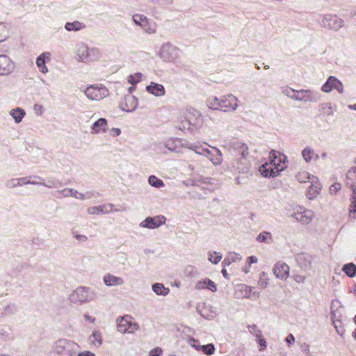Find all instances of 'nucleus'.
<instances>
[{"label":"nucleus","instance_id":"30","mask_svg":"<svg viewBox=\"0 0 356 356\" xmlns=\"http://www.w3.org/2000/svg\"><path fill=\"white\" fill-rule=\"evenodd\" d=\"M137 106V99L134 96L129 95L125 97L124 102L122 104V109L127 112H131L136 109Z\"/></svg>","mask_w":356,"mask_h":356},{"label":"nucleus","instance_id":"35","mask_svg":"<svg viewBox=\"0 0 356 356\" xmlns=\"http://www.w3.org/2000/svg\"><path fill=\"white\" fill-rule=\"evenodd\" d=\"M259 261L256 256H250L246 258L244 264L241 266V271L247 275L250 273L251 266L257 264Z\"/></svg>","mask_w":356,"mask_h":356},{"label":"nucleus","instance_id":"40","mask_svg":"<svg viewBox=\"0 0 356 356\" xmlns=\"http://www.w3.org/2000/svg\"><path fill=\"white\" fill-rule=\"evenodd\" d=\"M10 35V27L4 23H0V42L6 41Z\"/></svg>","mask_w":356,"mask_h":356},{"label":"nucleus","instance_id":"34","mask_svg":"<svg viewBox=\"0 0 356 356\" xmlns=\"http://www.w3.org/2000/svg\"><path fill=\"white\" fill-rule=\"evenodd\" d=\"M270 169L274 170V165H273V162L271 159H269L268 162H266L262 165L259 167V172L261 175L265 177H273V172H271Z\"/></svg>","mask_w":356,"mask_h":356},{"label":"nucleus","instance_id":"57","mask_svg":"<svg viewBox=\"0 0 356 356\" xmlns=\"http://www.w3.org/2000/svg\"><path fill=\"white\" fill-rule=\"evenodd\" d=\"M356 213V200H353L349 209V215L351 218H355Z\"/></svg>","mask_w":356,"mask_h":356},{"label":"nucleus","instance_id":"12","mask_svg":"<svg viewBox=\"0 0 356 356\" xmlns=\"http://www.w3.org/2000/svg\"><path fill=\"white\" fill-rule=\"evenodd\" d=\"M134 24L141 27L148 34H154L156 32L154 24H150L146 16L140 14H135L132 17Z\"/></svg>","mask_w":356,"mask_h":356},{"label":"nucleus","instance_id":"10","mask_svg":"<svg viewBox=\"0 0 356 356\" xmlns=\"http://www.w3.org/2000/svg\"><path fill=\"white\" fill-rule=\"evenodd\" d=\"M160 56L165 61L175 62L179 57V51L175 47L166 44L162 46Z\"/></svg>","mask_w":356,"mask_h":356},{"label":"nucleus","instance_id":"32","mask_svg":"<svg viewBox=\"0 0 356 356\" xmlns=\"http://www.w3.org/2000/svg\"><path fill=\"white\" fill-rule=\"evenodd\" d=\"M9 114L13 118L15 122L19 124L22 122V120L26 115V111L22 108L17 107L11 109L9 111Z\"/></svg>","mask_w":356,"mask_h":356},{"label":"nucleus","instance_id":"49","mask_svg":"<svg viewBox=\"0 0 356 356\" xmlns=\"http://www.w3.org/2000/svg\"><path fill=\"white\" fill-rule=\"evenodd\" d=\"M257 240L259 242H265V243H270L272 241V236L271 234L269 232H261L260 233L257 237Z\"/></svg>","mask_w":356,"mask_h":356},{"label":"nucleus","instance_id":"9","mask_svg":"<svg viewBox=\"0 0 356 356\" xmlns=\"http://www.w3.org/2000/svg\"><path fill=\"white\" fill-rule=\"evenodd\" d=\"M238 99L232 94H227L220 97L221 111L223 112H234L238 108Z\"/></svg>","mask_w":356,"mask_h":356},{"label":"nucleus","instance_id":"44","mask_svg":"<svg viewBox=\"0 0 356 356\" xmlns=\"http://www.w3.org/2000/svg\"><path fill=\"white\" fill-rule=\"evenodd\" d=\"M314 176H311L308 172L306 171H300L296 175L297 180L300 183H306L308 181H312Z\"/></svg>","mask_w":356,"mask_h":356},{"label":"nucleus","instance_id":"13","mask_svg":"<svg viewBox=\"0 0 356 356\" xmlns=\"http://www.w3.org/2000/svg\"><path fill=\"white\" fill-rule=\"evenodd\" d=\"M166 218L163 216L147 217L140 223V227L147 229H156L165 223Z\"/></svg>","mask_w":356,"mask_h":356},{"label":"nucleus","instance_id":"47","mask_svg":"<svg viewBox=\"0 0 356 356\" xmlns=\"http://www.w3.org/2000/svg\"><path fill=\"white\" fill-rule=\"evenodd\" d=\"M143 76V74L140 72L130 74L127 77V81L131 85H135L142 80Z\"/></svg>","mask_w":356,"mask_h":356},{"label":"nucleus","instance_id":"18","mask_svg":"<svg viewBox=\"0 0 356 356\" xmlns=\"http://www.w3.org/2000/svg\"><path fill=\"white\" fill-rule=\"evenodd\" d=\"M253 289L254 287L249 285L244 284H237L235 286L234 296L237 298L250 299L252 294L256 293L255 292H253Z\"/></svg>","mask_w":356,"mask_h":356},{"label":"nucleus","instance_id":"62","mask_svg":"<svg viewBox=\"0 0 356 356\" xmlns=\"http://www.w3.org/2000/svg\"><path fill=\"white\" fill-rule=\"evenodd\" d=\"M257 342L259 344V346L262 347V349L266 348V341L265 339L263 337V336L257 338Z\"/></svg>","mask_w":356,"mask_h":356},{"label":"nucleus","instance_id":"28","mask_svg":"<svg viewBox=\"0 0 356 356\" xmlns=\"http://www.w3.org/2000/svg\"><path fill=\"white\" fill-rule=\"evenodd\" d=\"M104 284L107 286H118L124 284V279L111 273H106L103 277Z\"/></svg>","mask_w":356,"mask_h":356},{"label":"nucleus","instance_id":"22","mask_svg":"<svg viewBox=\"0 0 356 356\" xmlns=\"http://www.w3.org/2000/svg\"><path fill=\"white\" fill-rule=\"evenodd\" d=\"M315 92L311 90H297L293 95V99L300 102H314L316 101Z\"/></svg>","mask_w":356,"mask_h":356},{"label":"nucleus","instance_id":"29","mask_svg":"<svg viewBox=\"0 0 356 356\" xmlns=\"http://www.w3.org/2000/svg\"><path fill=\"white\" fill-rule=\"evenodd\" d=\"M195 287L197 290L209 289L212 292H216L217 291L216 284L209 278H204L198 281L195 284Z\"/></svg>","mask_w":356,"mask_h":356},{"label":"nucleus","instance_id":"21","mask_svg":"<svg viewBox=\"0 0 356 356\" xmlns=\"http://www.w3.org/2000/svg\"><path fill=\"white\" fill-rule=\"evenodd\" d=\"M90 129V133L94 135L104 134L108 131V121L104 118H100L91 124Z\"/></svg>","mask_w":356,"mask_h":356},{"label":"nucleus","instance_id":"50","mask_svg":"<svg viewBox=\"0 0 356 356\" xmlns=\"http://www.w3.org/2000/svg\"><path fill=\"white\" fill-rule=\"evenodd\" d=\"M346 179L351 184L356 183V167H351L346 173Z\"/></svg>","mask_w":356,"mask_h":356},{"label":"nucleus","instance_id":"56","mask_svg":"<svg viewBox=\"0 0 356 356\" xmlns=\"http://www.w3.org/2000/svg\"><path fill=\"white\" fill-rule=\"evenodd\" d=\"M83 318L85 321L88 322L91 324H95L96 322V318L92 315H90L88 313H86L83 315Z\"/></svg>","mask_w":356,"mask_h":356},{"label":"nucleus","instance_id":"33","mask_svg":"<svg viewBox=\"0 0 356 356\" xmlns=\"http://www.w3.org/2000/svg\"><path fill=\"white\" fill-rule=\"evenodd\" d=\"M89 343L93 347H99L102 343V335L99 330H94L88 337Z\"/></svg>","mask_w":356,"mask_h":356},{"label":"nucleus","instance_id":"64","mask_svg":"<svg viewBox=\"0 0 356 356\" xmlns=\"http://www.w3.org/2000/svg\"><path fill=\"white\" fill-rule=\"evenodd\" d=\"M76 356H95V355L90 351H83L78 354L76 353Z\"/></svg>","mask_w":356,"mask_h":356},{"label":"nucleus","instance_id":"3","mask_svg":"<svg viewBox=\"0 0 356 356\" xmlns=\"http://www.w3.org/2000/svg\"><path fill=\"white\" fill-rule=\"evenodd\" d=\"M97 297V291L87 286L76 288L70 296L71 302L75 304H83L94 301Z\"/></svg>","mask_w":356,"mask_h":356},{"label":"nucleus","instance_id":"37","mask_svg":"<svg viewBox=\"0 0 356 356\" xmlns=\"http://www.w3.org/2000/svg\"><path fill=\"white\" fill-rule=\"evenodd\" d=\"M242 259V256L236 252H229L225 259H224L222 264L225 266H229L232 263L239 262Z\"/></svg>","mask_w":356,"mask_h":356},{"label":"nucleus","instance_id":"14","mask_svg":"<svg viewBox=\"0 0 356 356\" xmlns=\"http://www.w3.org/2000/svg\"><path fill=\"white\" fill-rule=\"evenodd\" d=\"M337 90L339 93L343 92V86L342 83L336 77L330 76L327 78L326 82L322 86L321 90L324 92H330L332 90Z\"/></svg>","mask_w":356,"mask_h":356},{"label":"nucleus","instance_id":"60","mask_svg":"<svg viewBox=\"0 0 356 356\" xmlns=\"http://www.w3.org/2000/svg\"><path fill=\"white\" fill-rule=\"evenodd\" d=\"M163 350L161 348L157 347L153 350H151L149 353V356H160Z\"/></svg>","mask_w":356,"mask_h":356},{"label":"nucleus","instance_id":"31","mask_svg":"<svg viewBox=\"0 0 356 356\" xmlns=\"http://www.w3.org/2000/svg\"><path fill=\"white\" fill-rule=\"evenodd\" d=\"M302 156L306 163H309L318 159V154L310 147H306L302 151Z\"/></svg>","mask_w":356,"mask_h":356},{"label":"nucleus","instance_id":"55","mask_svg":"<svg viewBox=\"0 0 356 356\" xmlns=\"http://www.w3.org/2000/svg\"><path fill=\"white\" fill-rule=\"evenodd\" d=\"M188 149H191V150L194 151V152H195V154H199V155H204V156H205V154H206V153H205L204 152H203V149H204V148H202V149H200V148L198 146L193 145H191L188 146Z\"/></svg>","mask_w":356,"mask_h":356},{"label":"nucleus","instance_id":"27","mask_svg":"<svg viewBox=\"0 0 356 356\" xmlns=\"http://www.w3.org/2000/svg\"><path fill=\"white\" fill-rule=\"evenodd\" d=\"M321 184L316 177H313L311 181V185L307 190V197L310 200L316 197L321 193Z\"/></svg>","mask_w":356,"mask_h":356},{"label":"nucleus","instance_id":"41","mask_svg":"<svg viewBox=\"0 0 356 356\" xmlns=\"http://www.w3.org/2000/svg\"><path fill=\"white\" fill-rule=\"evenodd\" d=\"M269 282L270 279L268 274L264 271H261L259 275L258 286L261 289H266L268 286Z\"/></svg>","mask_w":356,"mask_h":356},{"label":"nucleus","instance_id":"24","mask_svg":"<svg viewBox=\"0 0 356 356\" xmlns=\"http://www.w3.org/2000/svg\"><path fill=\"white\" fill-rule=\"evenodd\" d=\"M39 184L40 183L33 179L31 180V177H22V178H17V179H12L8 180L6 182V186L8 188H15L17 186H21L25 184Z\"/></svg>","mask_w":356,"mask_h":356},{"label":"nucleus","instance_id":"38","mask_svg":"<svg viewBox=\"0 0 356 356\" xmlns=\"http://www.w3.org/2000/svg\"><path fill=\"white\" fill-rule=\"evenodd\" d=\"M152 291L158 296H165L170 293V289L161 283H155L152 286Z\"/></svg>","mask_w":356,"mask_h":356},{"label":"nucleus","instance_id":"25","mask_svg":"<svg viewBox=\"0 0 356 356\" xmlns=\"http://www.w3.org/2000/svg\"><path fill=\"white\" fill-rule=\"evenodd\" d=\"M51 59V54L49 52H44L41 54L36 59V65L40 72L47 74L49 71L46 66V63L49 62Z\"/></svg>","mask_w":356,"mask_h":356},{"label":"nucleus","instance_id":"19","mask_svg":"<svg viewBox=\"0 0 356 356\" xmlns=\"http://www.w3.org/2000/svg\"><path fill=\"white\" fill-rule=\"evenodd\" d=\"M191 110H196L193 107H186L180 110L177 115V122L179 128L181 130H184V126L186 123H189V120L192 118V115L190 113Z\"/></svg>","mask_w":356,"mask_h":356},{"label":"nucleus","instance_id":"5","mask_svg":"<svg viewBox=\"0 0 356 356\" xmlns=\"http://www.w3.org/2000/svg\"><path fill=\"white\" fill-rule=\"evenodd\" d=\"M117 330L121 334H134L140 329L139 325L136 323L129 315L120 316L116 319Z\"/></svg>","mask_w":356,"mask_h":356},{"label":"nucleus","instance_id":"16","mask_svg":"<svg viewBox=\"0 0 356 356\" xmlns=\"http://www.w3.org/2000/svg\"><path fill=\"white\" fill-rule=\"evenodd\" d=\"M15 63L6 55H0V76H6L15 70Z\"/></svg>","mask_w":356,"mask_h":356},{"label":"nucleus","instance_id":"48","mask_svg":"<svg viewBox=\"0 0 356 356\" xmlns=\"http://www.w3.org/2000/svg\"><path fill=\"white\" fill-rule=\"evenodd\" d=\"M222 258V255L220 252H209V261L212 264H218Z\"/></svg>","mask_w":356,"mask_h":356},{"label":"nucleus","instance_id":"42","mask_svg":"<svg viewBox=\"0 0 356 356\" xmlns=\"http://www.w3.org/2000/svg\"><path fill=\"white\" fill-rule=\"evenodd\" d=\"M233 168L238 171H243L247 169V162L244 153L242 154L241 158L238 159L234 163Z\"/></svg>","mask_w":356,"mask_h":356},{"label":"nucleus","instance_id":"6","mask_svg":"<svg viewBox=\"0 0 356 356\" xmlns=\"http://www.w3.org/2000/svg\"><path fill=\"white\" fill-rule=\"evenodd\" d=\"M84 94L92 101H101L108 95V90L102 84H94L88 86Z\"/></svg>","mask_w":356,"mask_h":356},{"label":"nucleus","instance_id":"45","mask_svg":"<svg viewBox=\"0 0 356 356\" xmlns=\"http://www.w3.org/2000/svg\"><path fill=\"white\" fill-rule=\"evenodd\" d=\"M108 212L106 206L92 207L88 209V213L91 215H99Z\"/></svg>","mask_w":356,"mask_h":356},{"label":"nucleus","instance_id":"43","mask_svg":"<svg viewBox=\"0 0 356 356\" xmlns=\"http://www.w3.org/2000/svg\"><path fill=\"white\" fill-rule=\"evenodd\" d=\"M342 270L349 277H353L356 275V266L353 263L345 264Z\"/></svg>","mask_w":356,"mask_h":356},{"label":"nucleus","instance_id":"51","mask_svg":"<svg viewBox=\"0 0 356 356\" xmlns=\"http://www.w3.org/2000/svg\"><path fill=\"white\" fill-rule=\"evenodd\" d=\"M249 332L255 336L257 338L262 337L261 331L258 328L256 325H248Z\"/></svg>","mask_w":356,"mask_h":356},{"label":"nucleus","instance_id":"39","mask_svg":"<svg viewBox=\"0 0 356 356\" xmlns=\"http://www.w3.org/2000/svg\"><path fill=\"white\" fill-rule=\"evenodd\" d=\"M84 24L75 21L73 22H67L65 25V29L68 31H79L85 29Z\"/></svg>","mask_w":356,"mask_h":356},{"label":"nucleus","instance_id":"36","mask_svg":"<svg viewBox=\"0 0 356 356\" xmlns=\"http://www.w3.org/2000/svg\"><path fill=\"white\" fill-rule=\"evenodd\" d=\"M207 105L211 110L221 111L220 97H209L207 100Z\"/></svg>","mask_w":356,"mask_h":356},{"label":"nucleus","instance_id":"20","mask_svg":"<svg viewBox=\"0 0 356 356\" xmlns=\"http://www.w3.org/2000/svg\"><path fill=\"white\" fill-rule=\"evenodd\" d=\"M343 307L342 303L339 300H334L332 301L331 303V315H332V320L333 325L334 326V328L336 329L337 332L339 334L340 331L338 327V325L337 323V321H339V317L341 316L340 309Z\"/></svg>","mask_w":356,"mask_h":356},{"label":"nucleus","instance_id":"53","mask_svg":"<svg viewBox=\"0 0 356 356\" xmlns=\"http://www.w3.org/2000/svg\"><path fill=\"white\" fill-rule=\"evenodd\" d=\"M33 109L37 116H41L44 111V107L40 104H34Z\"/></svg>","mask_w":356,"mask_h":356},{"label":"nucleus","instance_id":"1","mask_svg":"<svg viewBox=\"0 0 356 356\" xmlns=\"http://www.w3.org/2000/svg\"><path fill=\"white\" fill-rule=\"evenodd\" d=\"M74 59L83 64H90L99 61L102 58V52L97 47H90L85 42H76L72 49Z\"/></svg>","mask_w":356,"mask_h":356},{"label":"nucleus","instance_id":"46","mask_svg":"<svg viewBox=\"0 0 356 356\" xmlns=\"http://www.w3.org/2000/svg\"><path fill=\"white\" fill-rule=\"evenodd\" d=\"M148 183L152 186L156 187V188H161L164 186L163 181L161 179L156 177L154 175H151L148 178Z\"/></svg>","mask_w":356,"mask_h":356},{"label":"nucleus","instance_id":"7","mask_svg":"<svg viewBox=\"0 0 356 356\" xmlns=\"http://www.w3.org/2000/svg\"><path fill=\"white\" fill-rule=\"evenodd\" d=\"M269 159H271L273 165H274V171L270 169L273 172V177H277L280 172L284 170L287 167V159L285 155L280 152L272 151L269 154Z\"/></svg>","mask_w":356,"mask_h":356},{"label":"nucleus","instance_id":"58","mask_svg":"<svg viewBox=\"0 0 356 356\" xmlns=\"http://www.w3.org/2000/svg\"><path fill=\"white\" fill-rule=\"evenodd\" d=\"M296 91L297 90H295L290 88H285L283 89L282 92L293 99V95H295Z\"/></svg>","mask_w":356,"mask_h":356},{"label":"nucleus","instance_id":"61","mask_svg":"<svg viewBox=\"0 0 356 356\" xmlns=\"http://www.w3.org/2000/svg\"><path fill=\"white\" fill-rule=\"evenodd\" d=\"M109 134L113 137L118 136L121 134V130L119 128H112L109 130Z\"/></svg>","mask_w":356,"mask_h":356},{"label":"nucleus","instance_id":"63","mask_svg":"<svg viewBox=\"0 0 356 356\" xmlns=\"http://www.w3.org/2000/svg\"><path fill=\"white\" fill-rule=\"evenodd\" d=\"M323 108H324L325 109H327V113L328 114H331V113H333V108H332V107L331 104H330V103H326V104H325L323 105Z\"/></svg>","mask_w":356,"mask_h":356},{"label":"nucleus","instance_id":"8","mask_svg":"<svg viewBox=\"0 0 356 356\" xmlns=\"http://www.w3.org/2000/svg\"><path fill=\"white\" fill-rule=\"evenodd\" d=\"M54 349L59 354H67L69 356H76L79 346L76 343L67 339L56 341Z\"/></svg>","mask_w":356,"mask_h":356},{"label":"nucleus","instance_id":"17","mask_svg":"<svg viewBox=\"0 0 356 356\" xmlns=\"http://www.w3.org/2000/svg\"><path fill=\"white\" fill-rule=\"evenodd\" d=\"M188 343L197 351H201L206 355H211L215 352V346L213 343H209L207 345H201L200 342L193 339L190 338L188 340Z\"/></svg>","mask_w":356,"mask_h":356},{"label":"nucleus","instance_id":"11","mask_svg":"<svg viewBox=\"0 0 356 356\" xmlns=\"http://www.w3.org/2000/svg\"><path fill=\"white\" fill-rule=\"evenodd\" d=\"M190 113L193 115L191 120H189V123H186L185 126H184V130H199L200 129L204 123V119L202 115V113L196 110H191Z\"/></svg>","mask_w":356,"mask_h":356},{"label":"nucleus","instance_id":"59","mask_svg":"<svg viewBox=\"0 0 356 356\" xmlns=\"http://www.w3.org/2000/svg\"><path fill=\"white\" fill-rule=\"evenodd\" d=\"M72 188H65L62 191H58L60 194V195L63 197H72Z\"/></svg>","mask_w":356,"mask_h":356},{"label":"nucleus","instance_id":"26","mask_svg":"<svg viewBox=\"0 0 356 356\" xmlns=\"http://www.w3.org/2000/svg\"><path fill=\"white\" fill-rule=\"evenodd\" d=\"M146 91L157 97H163L165 94L164 86L162 84L155 82H150V83L146 86Z\"/></svg>","mask_w":356,"mask_h":356},{"label":"nucleus","instance_id":"15","mask_svg":"<svg viewBox=\"0 0 356 356\" xmlns=\"http://www.w3.org/2000/svg\"><path fill=\"white\" fill-rule=\"evenodd\" d=\"M211 149H203L209 160L214 166H218L222 163L223 156L222 152L216 147H211Z\"/></svg>","mask_w":356,"mask_h":356},{"label":"nucleus","instance_id":"52","mask_svg":"<svg viewBox=\"0 0 356 356\" xmlns=\"http://www.w3.org/2000/svg\"><path fill=\"white\" fill-rule=\"evenodd\" d=\"M72 197H75L76 199H78V200H86V199H88L90 198V195H89V193H81V192H79L76 190H74L73 189V192H72Z\"/></svg>","mask_w":356,"mask_h":356},{"label":"nucleus","instance_id":"2","mask_svg":"<svg viewBox=\"0 0 356 356\" xmlns=\"http://www.w3.org/2000/svg\"><path fill=\"white\" fill-rule=\"evenodd\" d=\"M286 210L289 217L304 225L312 223L315 218V212L313 210L301 205L290 204Z\"/></svg>","mask_w":356,"mask_h":356},{"label":"nucleus","instance_id":"23","mask_svg":"<svg viewBox=\"0 0 356 356\" xmlns=\"http://www.w3.org/2000/svg\"><path fill=\"white\" fill-rule=\"evenodd\" d=\"M273 274L280 280H285L289 275V267L284 263H277L273 269Z\"/></svg>","mask_w":356,"mask_h":356},{"label":"nucleus","instance_id":"4","mask_svg":"<svg viewBox=\"0 0 356 356\" xmlns=\"http://www.w3.org/2000/svg\"><path fill=\"white\" fill-rule=\"evenodd\" d=\"M318 24L325 29L333 31H338L346 25L345 21L334 14H325L319 17Z\"/></svg>","mask_w":356,"mask_h":356},{"label":"nucleus","instance_id":"54","mask_svg":"<svg viewBox=\"0 0 356 356\" xmlns=\"http://www.w3.org/2000/svg\"><path fill=\"white\" fill-rule=\"evenodd\" d=\"M341 188V184H339V183H334L330 187V193L331 194H335L338 191H340Z\"/></svg>","mask_w":356,"mask_h":356}]
</instances>
